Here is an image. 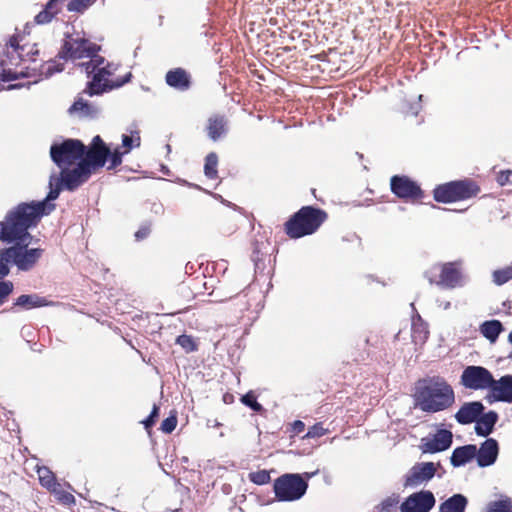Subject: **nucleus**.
<instances>
[{"label":"nucleus","mask_w":512,"mask_h":512,"mask_svg":"<svg viewBox=\"0 0 512 512\" xmlns=\"http://www.w3.org/2000/svg\"><path fill=\"white\" fill-rule=\"evenodd\" d=\"M327 215L324 211L311 207H302L285 224L286 233L291 238H301L313 234L325 221Z\"/></svg>","instance_id":"obj_5"},{"label":"nucleus","mask_w":512,"mask_h":512,"mask_svg":"<svg viewBox=\"0 0 512 512\" xmlns=\"http://www.w3.org/2000/svg\"><path fill=\"white\" fill-rule=\"evenodd\" d=\"M99 49L98 45L80 35L68 36L59 53V59L47 61L38 68L36 65L33 67L26 65L36 61L34 56L39 52L36 44L20 46L16 39H11L3 55H0V79L12 81L20 77H31L37 70L41 75L49 77L63 70L60 60L89 59L92 61V58L97 57Z\"/></svg>","instance_id":"obj_2"},{"label":"nucleus","mask_w":512,"mask_h":512,"mask_svg":"<svg viewBox=\"0 0 512 512\" xmlns=\"http://www.w3.org/2000/svg\"><path fill=\"white\" fill-rule=\"evenodd\" d=\"M13 291V283L10 281L0 282V305L4 303L8 295Z\"/></svg>","instance_id":"obj_42"},{"label":"nucleus","mask_w":512,"mask_h":512,"mask_svg":"<svg viewBox=\"0 0 512 512\" xmlns=\"http://www.w3.org/2000/svg\"><path fill=\"white\" fill-rule=\"evenodd\" d=\"M79 66L89 75H93L88 83L87 93L90 96L100 95L114 88H119L130 81L131 73L124 77H114L118 65L107 62L103 57L97 55L92 61L80 63Z\"/></svg>","instance_id":"obj_4"},{"label":"nucleus","mask_w":512,"mask_h":512,"mask_svg":"<svg viewBox=\"0 0 512 512\" xmlns=\"http://www.w3.org/2000/svg\"><path fill=\"white\" fill-rule=\"evenodd\" d=\"M418 109H419V107H417V109H415L412 113H413L414 115H417V114H418Z\"/></svg>","instance_id":"obj_53"},{"label":"nucleus","mask_w":512,"mask_h":512,"mask_svg":"<svg viewBox=\"0 0 512 512\" xmlns=\"http://www.w3.org/2000/svg\"><path fill=\"white\" fill-rule=\"evenodd\" d=\"M489 391L495 401L512 403V376L505 375L499 380L493 378Z\"/></svg>","instance_id":"obj_19"},{"label":"nucleus","mask_w":512,"mask_h":512,"mask_svg":"<svg viewBox=\"0 0 512 512\" xmlns=\"http://www.w3.org/2000/svg\"><path fill=\"white\" fill-rule=\"evenodd\" d=\"M58 196L59 188H52L44 200L20 203L8 211L4 220L0 222V240L7 244H14L7 248L6 253L11 255L12 263L19 270L33 269L43 256V249L28 248L33 238L28 230L55 209L53 201Z\"/></svg>","instance_id":"obj_1"},{"label":"nucleus","mask_w":512,"mask_h":512,"mask_svg":"<svg viewBox=\"0 0 512 512\" xmlns=\"http://www.w3.org/2000/svg\"><path fill=\"white\" fill-rule=\"evenodd\" d=\"M493 282L496 285H503L512 279V266L495 270L492 274Z\"/></svg>","instance_id":"obj_33"},{"label":"nucleus","mask_w":512,"mask_h":512,"mask_svg":"<svg viewBox=\"0 0 512 512\" xmlns=\"http://www.w3.org/2000/svg\"><path fill=\"white\" fill-rule=\"evenodd\" d=\"M415 407L426 413L449 409L455 403L453 387L441 377L419 381L414 395Z\"/></svg>","instance_id":"obj_3"},{"label":"nucleus","mask_w":512,"mask_h":512,"mask_svg":"<svg viewBox=\"0 0 512 512\" xmlns=\"http://www.w3.org/2000/svg\"><path fill=\"white\" fill-rule=\"evenodd\" d=\"M50 492H52L55 497L64 504L69 505L75 502L74 496L71 493L64 491L59 483L54 489H51Z\"/></svg>","instance_id":"obj_35"},{"label":"nucleus","mask_w":512,"mask_h":512,"mask_svg":"<svg viewBox=\"0 0 512 512\" xmlns=\"http://www.w3.org/2000/svg\"><path fill=\"white\" fill-rule=\"evenodd\" d=\"M38 478L40 481V484L48 489L49 491L51 489H54L56 485L58 484L54 474L52 471H50L47 467H39L37 469Z\"/></svg>","instance_id":"obj_30"},{"label":"nucleus","mask_w":512,"mask_h":512,"mask_svg":"<svg viewBox=\"0 0 512 512\" xmlns=\"http://www.w3.org/2000/svg\"><path fill=\"white\" fill-rule=\"evenodd\" d=\"M177 425V419L175 416H171L163 420L161 423V430L165 433H171Z\"/></svg>","instance_id":"obj_44"},{"label":"nucleus","mask_w":512,"mask_h":512,"mask_svg":"<svg viewBox=\"0 0 512 512\" xmlns=\"http://www.w3.org/2000/svg\"><path fill=\"white\" fill-rule=\"evenodd\" d=\"M94 2L95 0H72L68 4L67 8L69 11L83 12Z\"/></svg>","instance_id":"obj_37"},{"label":"nucleus","mask_w":512,"mask_h":512,"mask_svg":"<svg viewBox=\"0 0 512 512\" xmlns=\"http://www.w3.org/2000/svg\"><path fill=\"white\" fill-rule=\"evenodd\" d=\"M241 402L256 412H260L263 409L262 405L257 402L252 392H248L247 394L242 396Z\"/></svg>","instance_id":"obj_39"},{"label":"nucleus","mask_w":512,"mask_h":512,"mask_svg":"<svg viewBox=\"0 0 512 512\" xmlns=\"http://www.w3.org/2000/svg\"><path fill=\"white\" fill-rule=\"evenodd\" d=\"M498 420V414L495 411H489L481 414L475 421V432L479 436L487 437L492 433Z\"/></svg>","instance_id":"obj_22"},{"label":"nucleus","mask_w":512,"mask_h":512,"mask_svg":"<svg viewBox=\"0 0 512 512\" xmlns=\"http://www.w3.org/2000/svg\"><path fill=\"white\" fill-rule=\"evenodd\" d=\"M166 83L177 90L185 91L190 87V76L182 68H175L166 74Z\"/></svg>","instance_id":"obj_21"},{"label":"nucleus","mask_w":512,"mask_h":512,"mask_svg":"<svg viewBox=\"0 0 512 512\" xmlns=\"http://www.w3.org/2000/svg\"><path fill=\"white\" fill-rule=\"evenodd\" d=\"M92 173V170L85 165L84 162L80 161L73 168L69 167L67 169L61 170V176L58 177L55 174H52L49 179V188L52 191V188H59V192L61 191L62 185L70 191H73L84 182L88 180Z\"/></svg>","instance_id":"obj_9"},{"label":"nucleus","mask_w":512,"mask_h":512,"mask_svg":"<svg viewBox=\"0 0 512 512\" xmlns=\"http://www.w3.org/2000/svg\"><path fill=\"white\" fill-rule=\"evenodd\" d=\"M502 329V324L498 320L485 321L480 326V332L482 335L492 343L497 340Z\"/></svg>","instance_id":"obj_28"},{"label":"nucleus","mask_w":512,"mask_h":512,"mask_svg":"<svg viewBox=\"0 0 512 512\" xmlns=\"http://www.w3.org/2000/svg\"><path fill=\"white\" fill-rule=\"evenodd\" d=\"M59 1L60 0H50L46 4L44 10H42L35 16V22L37 24L49 23L59 11V8L57 7Z\"/></svg>","instance_id":"obj_29"},{"label":"nucleus","mask_w":512,"mask_h":512,"mask_svg":"<svg viewBox=\"0 0 512 512\" xmlns=\"http://www.w3.org/2000/svg\"><path fill=\"white\" fill-rule=\"evenodd\" d=\"M17 87H18V85H9V86L7 87V89H14V88H17Z\"/></svg>","instance_id":"obj_51"},{"label":"nucleus","mask_w":512,"mask_h":512,"mask_svg":"<svg viewBox=\"0 0 512 512\" xmlns=\"http://www.w3.org/2000/svg\"><path fill=\"white\" fill-rule=\"evenodd\" d=\"M218 157L215 153H209L205 160L204 172L208 178L217 176Z\"/></svg>","instance_id":"obj_31"},{"label":"nucleus","mask_w":512,"mask_h":512,"mask_svg":"<svg viewBox=\"0 0 512 512\" xmlns=\"http://www.w3.org/2000/svg\"><path fill=\"white\" fill-rule=\"evenodd\" d=\"M492 383V373L482 366H467L460 376V384L470 390H489Z\"/></svg>","instance_id":"obj_11"},{"label":"nucleus","mask_w":512,"mask_h":512,"mask_svg":"<svg viewBox=\"0 0 512 512\" xmlns=\"http://www.w3.org/2000/svg\"><path fill=\"white\" fill-rule=\"evenodd\" d=\"M436 473L433 462H421L415 464L405 475L404 487L414 488L431 480Z\"/></svg>","instance_id":"obj_14"},{"label":"nucleus","mask_w":512,"mask_h":512,"mask_svg":"<svg viewBox=\"0 0 512 512\" xmlns=\"http://www.w3.org/2000/svg\"><path fill=\"white\" fill-rule=\"evenodd\" d=\"M428 326L421 319L419 315H417L412 320V340L415 344H423L428 338Z\"/></svg>","instance_id":"obj_27"},{"label":"nucleus","mask_w":512,"mask_h":512,"mask_svg":"<svg viewBox=\"0 0 512 512\" xmlns=\"http://www.w3.org/2000/svg\"><path fill=\"white\" fill-rule=\"evenodd\" d=\"M176 343L179 344L187 352H191L196 349V345L193 338L188 335H180L179 337H177Z\"/></svg>","instance_id":"obj_40"},{"label":"nucleus","mask_w":512,"mask_h":512,"mask_svg":"<svg viewBox=\"0 0 512 512\" xmlns=\"http://www.w3.org/2000/svg\"><path fill=\"white\" fill-rule=\"evenodd\" d=\"M508 358L512 361V352L509 354Z\"/></svg>","instance_id":"obj_54"},{"label":"nucleus","mask_w":512,"mask_h":512,"mask_svg":"<svg viewBox=\"0 0 512 512\" xmlns=\"http://www.w3.org/2000/svg\"><path fill=\"white\" fill-rule=\"evenodd\" d=\"M434 494L421 490L408 496L400 505L401 512H429L435 506Z\"/></svg>","instance_id":"obj_13"},{"label":"nucleus","mask_w":512,"mask_h":512,"mask_svg":"<svg viewBox=\"0 0 512 512\" xmlns=\"http://www.w3.org/2000/svg\"><path fill=\"white\" fill-rule=\"evenodd\" d=\"M511 174V171L510 170H506V171H502L499 173L498 177H497V182L501 185V186H504L508 183V180H509V176Z\"/></svg>","instance_id":"obj_46"},{"label":"nucleus","mask_w":512,"mask_h":512,"mask_svg":"<svg viewBox=\"0 0 512 512\" xmlns=\"http://www.w3.org/2000/svg\"><path fill=\"white\" fill-rule=\"evenodd\" d=\"M326 429L321 424H315L309 428L304 438H318L326 433Z\"/></svg>","instance_id":"obj_43"},{"label":"nucleus","mask_w":512,"mask_h":512,"mask_svg":"<svg viewBox=\"0 0 512 512\" xmlns=\"http://www.w3.org/2000/svg\"><path fill=\"white\" fill-rule=\"evenodd\" d=\"M319 473V470L316 469L315 471L313 472H305L304 474H302L301 476L303 477V479L307 482L309 479H311L312 477L316 476L317 474Z\"/></svg>","instance_id":"obj_50"},{"label":"nucleus","mask_w":512,"mask_h":512,"mask_svg":"<svg viewBox=\"0 0 512 512\" xmlns=\"http://www.w3.org/2000/svg\"><path fill=\"white\" fill-rule=\"evenodd\" d=\"M391 190L400 198H417L421 194L419 186L405 176L392 177Z\"/></svg>","instance_id":"obj_16"},{"label":"nucleus","mask_w":512,"mask_h":512,"mask_svg":"<svg viewBox=\"0 0 512 512\" xmlns=\"http://www.w3.org/2000/svg\"><path fill=\"white\" fill-rule=\"evenodd\" d=\"M452 432L449 430H438L432 437L424 438L422 449L424 452L436 453L448 449L452 444Z\"/></svg>","instance_id":"obj_15"},{"label":"nucleus","mask_w":512,"mask_h":512,"mask_svg":"<svg viewBox=\"0 0 512 512\" xmlns=\"http://www.w3.org/2000/svg\"><path fill=\"white\" fill-rule=\"evenodd\" d=\"M7 248L0 251V279L9 274V263H12L11 255L6 253Z\"/></svg>","instance_id":"obj_36"},{"label":"nucleus","mask_w":512,"mask_h":512,"mask_svg":"<svg viewBox=\"0 0 512 512\" xmlns=\"http://www.w3.org/2000/svg\"><path fill=\"white\" fill-rule=\"evenodd\" d=\"M113 150L109 146L105 144L102 138L97 135L92 139V142L88 146L85 147V154L83 156V161L87 167H89L92 171L102 168L106 162L110 163L111 154Z\"/></svg>","instance_id":"obj_12"},{"label":"nucleus","mask_w":512,"mask_h":512,"mask_svg":"<svg viewBox=\"0 0 512 512\" xmlns=\"http://www.w3.org/2000/svg\"><path fill=\"white\" fill-rule=\"evenodd\" d=\"M140 146V136L136 132L135 134L129 136V135H122V144L121 147H116L113 149V152L111 154V161L110 165H108V169H114L117 166H119L122 163V157L125 154H128L133 147H139Z\"/></svg>","instance_id":"obj_18"},{"label":"nucleus","mask_w":512,"mask_h":512,"mask_svg":"<svg viewBox=\"0 0 512 512\" xmlns=\"http://www.w3.org/2000/svg\"><path fill=\"white\" fill-rule=\"evenodd\" d=\"M15 305L24 309H32L48 306L50 303L44 297L37 294H24L16 299Z\"/></svg>","instance_id":"obj_26"},{"label":"nucleus","mask_w":512,"mask_h":512,"mask_svg":"<svg viewBox=\"0 0 512 512\" xmlns=\"http://www.w3.org/2000/svg\"><path fill=\"white\" fill-rule=\"evenodd\" d=\"M484 405L479 401L464 403L455 414L458 423L466 425L473 423L483 413Z\"/></svg>","instance_id":"obj_20"},{"label":"nucleus","mask_w":512,"mask_h":512,"mask_svg":"<svg viewBox=\"0 0 512 512\" xmlns=\"http://www.w3.org/2000/svg\"><path fill=\"white\" fill-rule=\"evenodd\" d=\"M467 498L462 494H455L440 505V512H464Z\"/></svg>","instance_id":"obj_25"},{"label":"nucleus","mask_w":512,"mask_h":512,"mask_svg":"<svg viewBox=\"0 0 512 512\" xmlns=\"http://www.w3.org/2000/svg\"><path fill=\"white\" fill-rule=\"evenodd\" d=\"M498 454V442L493 438H488L477 448L475 458L479 467H488L496 462Z\"/></svg>","instance_id":"obj_17"},{"label":"nucleus","mask_w":512,"mask_h":512,"mask_svg":"<svg viewBox=\"0 0 512 512\" xmlns=\"http://www.w3.org/2000/svg\"><path fill=\"white\" fill-rule=\"evenodd\" d=\"M85 145L74 139H68L61 144H53L50 148V155L53 162L61 169L76 166L83 161Z\"/></svg>","instance_id":"obj_7"},{"label":"nucleus","mask_w":512,"mask_h":512,"mask_svg":"<svg viewBox=\"0 0 512 512\" xmlns=\"http://www.w3.org/2000/svg\"><path fill=\"white\" fill-rule=\"evenodd\" d=\"M477 454V446L476 445H465L456 448L451 456V464L454 467H460L468 463L470 460L475 458Z\"/></svg>","instance_id":"obj_23"},{"label":"nucleus","mask_w":512,"mask_h":512,"mask_svg":"<svg viewBox=\"0 0 512 512\" xmlns=\"http://www.w3.org/2000/svg\"><path fill=\"white\" fill-rule=\"evenodd\" d=\"M508 339H509L510 343H512V331L510 332Z\"/></svg>","instance_id":"obj_52"},{"label":"nucleus","mask_w":512,"mask_h":512,"mask_svg":"<svg viewBox=\"0 0 512 512\" xmlns=\"http://www.w3.org/2000/svg\"><path fill=\"white\" fill-rule=\"evenodd\" d=\"M158 416V407L154 405L151 414L142 421L146 429L152 427L155 423V418Z\"/></svg>","instance_id":"obj_45"},{"label":"nucleus","mask_w":512,"mask_h":512,"mask_svg":"<svg viewBox=\"0 0 512 512\" xmlns=\"http://www.w3.org/2000/svg\"><path fill=\"white\" fill-rule=\"evenodd\" d=\"M437 305L439 308L443 310H449L451 308V302L445 300H437Z\"/></svg>","instance_id":"obj_48"},{"label":"nucleus","mask_w":512,"mask_h":512,"mask_svg":"<svg viewBox=\"0 0 512 512\" xmlns=\"http://www.w3.org/2000/svg\"><path fill=\"white\" fill-rule=\"evenodd\" d=\"M249 479L251 482L257 485H264L270 481V475L266 470H260L257 472L250 473Z\"/></svg>","instance_id":"obj_38"},{"label":"nucleus","mask_w":512,"mask_h":512,"mask_svg":"<svg viewBox=\"0 0 512 512\" xmlns=\"http://www.w3.org/2000/svg\"><path fill=\"white\" fill-rule=\"evenodd\" d=\"M307 488L308 483L300 474H284L274 482V492L280 501L299 500Z\"/></svg>","instance_id":"obj_10"},{"label":"nucleus","mask_w":512,"mask_h":512,"mask_svg":"<svg viewBox=\"0 0 512 512\" xmlns=\"http://www.w3.org/2000/svg\"><path fill=\"white\" fill-rule=\"evenodd\" d=\"M487 512H512V499L505 497L492 502L489 505Z\"/></svg>","instance_id":"obj_32"},{"label":"nucleus","mask_w":512,"mask_h":512,"mask_svg":"<svg viewBox=\"0 0 512 512\" xmlns=\"http://www.w3.org/2000/svg\"><path fill=\"white\" fill-rule=\"evenodd\" d=\"M399 503L398 496H391L383 500L380 504V509L382 512H391L393 508H395Z\"/></svg>","instance_id":"obj_41"},{"label":"nucleus","mask_w":512,"mask_h":512,"mask_svg":"<svg viewBox=\"0 0 512 512\" xmlns=\"http://www.w3.org/2000/svg\"><path fill=\"white\" fill-rule=\"evenodd\" d=\"M90 106L82 99L76 100L69 108V113L72 115L85 116L90 113Z\"/></svg>","instance_id":"obj_34"},{"label":"nucleus","mask_w":512,"mask_h":512,"mask_svg":"<svg viewBox=\"0 0 512 512\" xmlns=\"http://www.w3.org/2000/svg\"><path fill=\"white\" fill-rule=\"evenodd\" d=\"M150 233V229L147 226L141 227L136 233L135 237L137 240H143L146 238Z\"/></svg>","instance_id":"obj_47"},{"label":"nucleus","mask_w":512,"mask_h":512,"mask_svg":"<svg viewBox=\"0 0 512 512\" xmlns=\"http://www.w3.org/2000/svg\"><path fill=\"white\" fill-rule=\"evenodd\" d=\"M304 427H305L304 423L300 420L295 421L293 424L294 431H296L298 433L302 432L304 430Z\"/></svg>","instance_id":"obj_49"},{"label":"nucleus","mask_w":512,"mask_h":512,"mask_svg":"<svg viewBox=\"0 0 512 512\" xmlns=\"http://www.w3.org/2000/svg\"><path fill=\"white\" fill-rule=\"evenodd\" d=\"M227 121L224 116L214 115L208 119L207 132L211 140L217 141L227 132Z\"/></svg>","instance_id":"obj_24"},{"label":"nucleus","mask_w":512,"mask_h":512,"mask_svg":"<svg viewBox=\"0 0 512 512\" xmlns=\"http://www.w3.org/2000/svg\"><path fill=\"white\" fill-rule=\"evenodd\" d=\"M425 276L431 284L446 289L461 287L466 282L459 262L435 264L425 272Z\"/></svg>","instance_id":"obj_6"},{"label":"nucleus","mask_w":512,"mask_h":512,"mask_svg":"<svg viewBox=\"0 0 512 512\" xmlns=\"http://www.w3.org/2000/svg\"><path fill=\"white\" fill-rule=\"evenodd\" d=\"M478 192L479 187L472 181H453L436 187L434 199L437 202L449 203L471 198Z\"/></svg>","instance_id":"obj_8"}]
</instances>
